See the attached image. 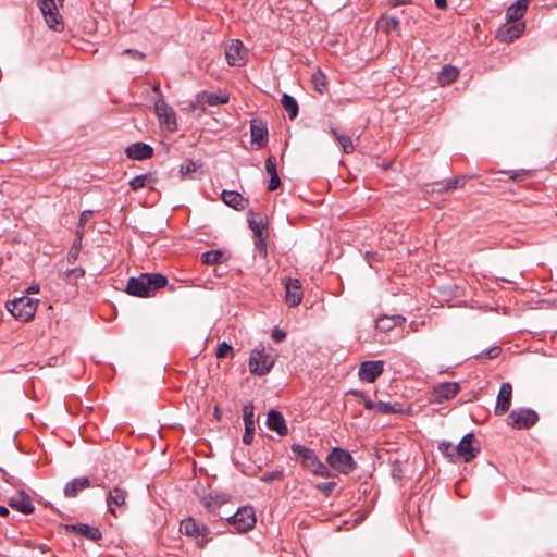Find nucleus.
Returning <instances> with one entry per match:
<instances>
[{
  "label": "nucleus",
  "instance_id": "obj_13",
  "mask_svg": "<svg viewBox=\"0 0 557 557\" xmlns=\"http://www.w3.org/2000/svg\"><path fill=\"white\" fill-rule=\"evenodd\" d=\"M302 287L298 278H287L285 282V300L289 307H297L302 300Z\"/></svg>",
  "mask_w": 557,
  "mask_h": 557
},
{
  "label": "nucleus",
  "instance_id": "obj_30",
  "mask_svg": "<svg viewBox=\"0 0 557 557\" xmlns=\"http://www.w3.org/2000/svg\"><path fill=\"white\" fill-rule=\"evenodd\" d=\"M42 15L46 20L47 25L51 29H53L55 32H61L63 29L62 16L59 13L57 5L54 7V9L50 10L49 12H47V11L42 12Z\"/></svg>",
  "mask_w": 557,
  "mask_h": 557
},
{
  "label": "nucleus",
  "instance_id": "obj_21",
  "mask_svg": "<svg viewBox=\"0 0 557 557\" xmlns=\"http://www.w3.org/2000/svg\"><path fill=\"white\" fill-rule=\"evenodd\" d=\"M524 30V23H506L498 32L497 37L503 42H512Z\"/></svg>",
  "mask_w": 557,
  "mask_h": 557
},
{
  "label": "nucleus",
  "instance_id": "obj_4",
  "mask_svg": "<svg viewBox=\"0 0 557 557\" xmlns=\"http://www.w3.org/2000/svg\"><path fill=\"white\" fill-rule=\"evenodd\" d=\"M226 520L239 533H246L252 530L257 522L255 509L251 506L238 508L237 511L228 516Z\"/></svg>",
  "mask_w": 557,
  "mask_h": 557
},
{
  "label": "nucleus",
  "instance_id": "obj_9",
  "mask_svg": "<svg viewBox=\"0 0 557 557\" xmlns=\"http://www.w3.org/2000/svg\"><path fill=\"white\" fill-rule=\"evenodd\" d=\"M127 492L124 488L119 486L113 487L109 491L107 496V505L108 510L114 517H117L119 513H123L126 510V498Z\"/></svg>",
  "mask_w": 557,
  "mask_h": 557
},
{
  "label": "nucleus",
  "instance_id": "obj_32",
  "mask_svg": "<svg viewBox=\"0 0 557 557\" xmlns=\"http://www.w3.org/2000/svg\"><path fill=\"white\" fill-rule=\"evenodd\" d=\"M281 103L285 111L287 112L288 117L290 120L296 119V116L298 115V103L296 99L290 95L284 94L282 96Z\"/></svg>",
  "mask_w": 557,
  "mask_h": 557
},
{
  "label": "nucleus",
  "instance_id": "obj_50",
  "mask_svg": "<svg viewBox=\"0 0 557 557\" xmlns=\"http://www.w3.org/2000/svg\"><path fill=\"white\" fill-rule=\"evenodd\" d=\"M84 275H85V270L81 267L74 268V269H69L63 273V277H65V278H69L72 276L75 278H81Z\"/></svg>",
  "mask_w": 557,
  "mask_h": 557
},
{
  "label": "nucleus",
  "instance_id": "obj_41",
  "mask_svg": "<svg viewBox=\"0 0 557 557\" xmlns=\"http://www.w3.org/2000/svg\"><path fill=\"white\" fill-rule=\"evenodd\" d=\"M81 245H82V235H79L78 239L75 240V244L72 246V248L70 249V251L67 253L69 263L73 264L76 262L78 255H79Z\"/></svg>",
  "mask_w": 557,
  "mask_h": 557
},
{
  "label": "nucleus",
  "instance_id": "obj_35",
  "mask_svg": "<svg viewBox=\"0 0 557 557\" xmlns=\"http://www.w3.org/2000/svg\"><path fill=\"white\" fill-rule=\"evenodd\" d=\"M223 252L221 250H208L201 255V262L207 265L221 263Z\"/></svg>",
  "mask_w": 557,
  "mask_h": 557
},
{
  "label": "nucleus",
  "instance_id": "obj_24",
  "mask_svg": "<svg viewBox=\"0 0 557 557\" xmlns=\"http://www.w3.org/2000/svg\"><path fill=\"white\" fill-rule=\"evenodd\" d=\"M65 528L70 532H75L95 542L99 541L102 537V533L98 528L88 524H67L65 525Z\"/></svg>",
  "mask_w": 557,
  "mask_h": 557
},
{
  "label": "nucleus",
  "instance_id": "obj_40",
  "mask_svg": "<svg viewBox=\"0 0 557 557\" xmlns=\"http://www.w3.org/2000/svg\"><path fill=\"white\" fill-rule=\"evenodd\" d=\"M502 352L500 346H494L486 350L481 351L475 356L476 359H495L497 358Z\"/></svg>",
  "mask_w": 557,
  "mask_h": 557
},
{
  "label": "nucleus",
  "instance_id": "obj_20",
  "mask_svg": "<svg viewBox=\"0 0 557 557\" xmlns=\"http://www.w3.org/2000/svg\"><path fill=\"white\" fill-rule=\"evenodd\" d=\"M267 426L276 432L280 436L288 434V428L283 414L277 410H270L267 418Z\"/></svg>",
  "mask_w": 557,
  "mask_h": 557
},
{
  "label": "nucleus",
  "instance_id": "obj_23",
  "mask_svg": "<svg viewBox=\"0 0 557 557\" xmlns=\"http://www.w3.org/2000/svg\"><path fill=\"white\" fill-rule=\"evenodd\" d=\"M221 199L226 206L237 211L244 210L249 203L247 198H244L238 191L234 190H223Z\"/></svg>",
  "mask_w": 557,
  "mask_h": 557
},
{
  "label": "nucleus",
  "instance_id": "obj_58",
  "mask_svg": "<svg viewBox=\"0 0 557 557\" xmlns=\"http://www.w3.org/2000/svg\"><path fill=\"white\" fill-rule=\"evenodd\" d=\"M196 541H197V546L200 548H203L211 541V537H208V535H206V536L200 535V537L196 539Z\"/></svg>",
  "mask_w": 557,
  "mask_h": 557
},
{
  "label": "nucleus",
  "instance_id": "obj_2",
  "mask_svg": "<svg viewBox=\"0 0 557 557\" xmlns=\"http://www.w3.org/2000/svg\"><path fill=\"white\" fill-rule=\"evenodd\" d=\"M38 300L23 296L9 300L5 305L7 310L17 320L22 322L30 321L37 310Z\"/></svg>",
  "mask_w": 557,
  "mask_h": 557
},
{
  "label": "nucleus",
  "instance_id": "obj_31",
  "mask_svg": "<svg viewBox=\"0 0 557 557\" xmlns=\"http://www.w3.org/2000/svg\"><path fill=\"white\" fill-rule=\"evenodd\" d=\"M459 76V71L457 67L451 65H446L442 69L438 74V82L441 85H449L454 83Z\"/></svg>",
  "mask_w": 557,
  "mask_h": 557
},
{
  "label": "nucleus",
  "instance_id": "obj_61",
  "mask_svg": "<svg viewBox=\"0 0 557 557\" xmlns=\"http://www.w3.org/2000/svg\"><path fill=\"white\" fill-rule=\"evenodd\" d=\"M394 5L405 4L409 2V0H389Z\"/></svg>",
  "mask_w": 557,
  "mask_h": 557
},
{
  "label": "nucleus",
  "instance_id": "obj_51",
  "mask_svg": "<svg viewBox=\"0 0 557 557\" xmlns=\"http://www.w3.org/2000/svg\"><path fill=\"white\" fill-rule=\"evenodd\" d=\"M265 170L270 175L278 174L276 169V158L274 156H270L265 160Z\"/></svg>",
  "mask_w": 557,
  "mask_h": 557
},
{
  "label": "nucleus",
  "instance_id": "obj_28",
  "mask_svg": "<svg viewBox=\"0 0 557 557\" xmlns=\"http://www.w3.org/2000/svg\"><path fill=\"white\" fill-rule=\"evenodd\" d=\"M154 110L161 123H165L168 125L175 124V115L163 99L156 101Z\"/></svg>",
  "mask_w": 557,
  "mask_h": 557
},
{
  "label": "nucleus",
  "instance_id": "obj_25",
  "mask_svg": "<svg viewBox=\"0 0 557 557\" xmlns=\"http://www.w3.org/2000/svg\"><path fill=\"white\" fill-rule=\"evenodd\" d=\"M89 486L90 481L87 476L75 478L65 484L63 492L66 497L72 498Z\"/></svg>",
  "mask_w": 557,
  "mask_h": 557
},
{
  "label": "nucleus",
  "instance_id": "obj_27",
  "mask_svg": "<svg viewBox=\"0 0 557 557\" xmlns=\"http://www.w3.org/2000/svg\"><path fill=\"white\" fill-rule=\"evenodd\" d=\"M406 319L403 315H382L375 321L376 330L381 332H388L397 325H403Z\"/></svg>",
  "mask_w": 557,
  "mask_h": 557
},
{
  "label": "nucleus",
  "instance_id": "obj_64",
  "mask_svg": "<svg viewBox=\"0 0 557 557\" xmlns=\"http://www.w3.org/2000/svg\"><path fill=\"white\" fill-rule=\"evenodd\" d=\"M14 480H15L14 478L5 479V481H7V482H9V483H11V484H13V485L15 484V483H14Z\"/></svg>",
  "mask_w": 557,
  "mask_h": 557
},
{
  "label": "nucleus",
  "instance_id": "obj_46",
  "mask_svg": "<svg viewBox=\"0 0 557 557\" xmlns=\"http://www.w3.org/2000/svg\"><path fill=\"white\" fill-rule=\"evenodd\" d=\"M311 472L322 478L332 476V472L329 470L327 466L324 465L321 460L318 462L315 468L311 470Z\"/></svg>",
  "mask_w": 557,
  "mask_h": 557
},
{
  "label": "nucleus",
  "instance_id": "obj_37",
  "mask_svg": "<svg viewBox=\"0 0 557 557\" xmlns=\"http://www.w3.org/2000/svg\"><path fill=\"white\" fill-rule=\"evenodd\" d=\"M347 394L354 395L360 398L367 410H375L376 403L372 401L363 392L350 389Z\"/></svg>",
  "mask_w": 557,
  "mask_h": 557
},
{
  "label": "nucleus",
  "instance_id": "obj_16",
  "mask_svg": "<svg viewBox=\"0 0 557 557\" xmlns=\"http://www.w3.org/2000/svg\"><path fill=\"white\" fill-rule=\"evenodd\" d=\"M180 531L182 534L194 539H198L200 535L206 536L209 534V528L203 523L197 522L191 517L182 520Z\"/></svg>",
  "mask_w": 557,
  "mask_h": 557
},
{
  "label": "nucleus",
  "instance_id": "obj_45",
  "mask_svg": "<svg viewBox=\"0 0 557 557\" xmlns=\"http://www.w3.org/2000/svg\"><path fill=\"white\" fill-rule=\"evenodd\" d=\"M336 487L335 482H322L317 484L315 488L321 492L324 496H330Z\"/></svg>",
  "mask_w": 557,
  "mask_h": 557
},
{
  "label": "nucleus",
  "instance_id": "obj_15",
  "mask_svg": "<svg viewBox=\"0 0 557 557\" xmlns=\"http://www.w3.org/2000/svg\"><path fill=\"white\" fill-rule=\"evenodd\" d=\"M511 397H512V386L510 383L505 382L500 385L498 395H497V401L494 409V412L496 416H503L505 414L511 405Z\"/></svg>",
  "mask_w": 557,
  "mask_h": 557
},
{
  "label": "nucleus",
  "instance_id": "obj_26",
  "mask_svg": "<svg viewBox=\"0 0 557 557\" xmlns=\"http://www.w3.org/2000/svg\"><path fill=\"white\" fill-rule=\"evenodd\" d=\"M528 7L529 3L525 0H517L507 9L506 21L508 23H520L519 21L525 14Z\"/></svg>",
  "mask_w": 557,
  "mask_h": 557
},
{
  "label": "nucleus",
  "instance_id": "obj_6",
  "mask_svg": "<svg viewBox=\"0 0 557 557\" xmlns=\"http://www.w3.org/2000/svg\"><path fill=\"white\" fill-rule=\"evenodd\" d=\"M274 364L272 356L265 352L264 348L255 349L249 358V370L257 375H265Z\"/></svg>",
  "mask_w": 557,
  "mask_h": 557
},
{
  "label": "nucleus",
  "instance_id": "obj_43",
  "mask_svg": "<svg viewBox=\"0 0 557 557\" xmlns=\"http://www.w3.org/2000/svg\"><path fill=\"white\" fill-rule=\"evenodd\" d=\"M465 184H466V177L465 176L456 177L454 180L448 181L447 184L442 189H440V191H447V190H451V189H457L459 187H463Z\"/></svg>",
  "mask_w": 557,
  "mask_h": 557
},
{
  "label": "nucleus",
  "instance_id": "obj_44",
  "mask_svg": "<svg viewBox=\"0 0 557 557\" xmlns=\"http://www.w3.org/2000/svg\"><path fill=\"white\" fill-rule=\"evenodd\" d=\"M438 449L441 450V453L447 457H449L450 459H453L454 457L457 456V449H456V446H454L453 444L450 443H441L440 446H438Z\"/></svg>",
  "mask_w": 557,
  "mask_h": 557
},
{
  "label": "nucleus",
  "instance_id": "obj_48",
  "mask_svg": "<svg viewBox=\"0 0 557 557\" xmlns=\"http://www.w3.org/2000/svg\"><path fill=\"white\" fill-rule=\"evenodd\" d=\"M381 23L383 24L382 27H384L386 32L396 30L399 25V21L395 17H383Z\"/></svg>",
  "mask_w": 557,
  "mask_h": 557
},
{
  "label": "nucleus",
  "instance_id": "obj_18",
  "mask_svg": "<svg viewBox=\"0 0 557 557\" xmlns=\"http://www.w3.org/2000/svg\"><path fill=\"white\" fill-rule=\"evenodd\" d=\"M255 408L251 404L245 405L243 408V419L245 423V433L243 435V442L246 445H250L253 441L255 435Z\"/></svg>",
  "mask_w": 557,
  "mask_h": 557
},
{
  "label": "nucleus",
  "instance_id": "obj_52",
  "mask_svg": "<svg viewBox=\"0 0 557 557\" xmlns=\"http://www.w3.org/2000/svg\"><path fill=\"white\" fill-rule=\"evenodd\" d=\"M530 176V172L527 170L512 171L510 178L512 181H523Z\"/></svg>",
  "mask_w": 557,
  "mask_h": 557
},
{
  "label": "nucleus",
  "instance_id": "obj_39",
  "mask_svg": "<svg viewBox=\"0 0 557 557\" xmlns=\"http://www.w3.org/2000/svg\"><path fill=\"white\" fill-rule=\"evenodd\" d=\"M197 170V164L191 161L187 160L180 166V176L182 180L186 178L189 174L194 173Z\"/></svg>",
  "mask_w": 557,
  "mask_h": 557
},
{
  "label": "nucleus",
  "instance_id": "obj_62",
  "mask_svg": "<svg viewBox=\"0 0 557 557\" xmlns=\"http://www.w3.org/2000/svg\"><path fill=\"white\" fill-rule=\"evenodd\" d=\"M28 292H30V293H38L39 292V286H30L28 288Z\"/></svg>",
  "mask_w": 557,
  "mask_h": 557
},
{
  "label": "nucleus",
  "instance_id": "obj_55",
  "mask_svg": "<svg viewBox=\"0 0 557 557\" xmlns=\"http://www.w3.org/2000/svg\"><path fill=\"white\" fill-rule=\"evenodd\" d=\"M91 215H92L91 211H83L79 216L78 228H83L84 225L89 221ZM77 234L82 235L79 230H77Z\"/></svg>",
  "mask_w": 557,
  "mask_h": 557
},
{
  "label": "nucleus",
  "instance_id": "obj_36",
  "mask_svg": "<svg viewBox=\"0 0 557 557\" xmlns=\"http://www.w3.org/2000/svg\"><path fill=\"white\" fill-rule=\"evenodd\" d=\"M312 84H313L314 89L317 91H319L320 94H322L325 90L326 76L324 75V73L322 71L318 70L312 75Z\"/></svg>",
  "mask_w": 557,
  "mask_h": 557
},
{
  "label": "nucleus",
  "instance_id": "obj_11",
  "mask_svg": "<svg viewBox=\"0 0 557 557\" xmlns=\"http://www.w3.org/2000/svg\"><path fill=\"white\" fill-rule=\"evenodd\" d=\"M384 371V361L370 360L363 361L358 371L360 381L373 383Z\"/></svg>",
  "mask_w": 557,
  "mask_h": 557
},
{
  "label": "nucleus",
  "instance_id": "obj_7",
  "mask_svg": "<svg viewBox=\"0 0 557 557\" xmlns=\"http://www.w3.org/2000/svg\"><path fill=\"white\" fill-rule=\"evenodd\" d=\"M248 224L250 230L253 232L256 238V249L263 257L267 256V243L264 235L267 228L265 218L261 214H252L251 218L248 219Z\"/></svg>",
  "mask_w": 557,
  "mask_h": 557
},
{
  "label": "nucleus",
  "instance_id": "obj_10",
  "mask_svg": "<svg viewBox=\"0 0 557 557\" xmlns=\"http://www.w3.org/2000/svg\"><path fill=\"white\" fill-rule=\"evenodd\" d=\"M460 387L456 382H445L434 386L431 391L430 401L433 404H443L446 400L454 398Z\"/></svg>",
  "mask_w": 557,
  "mask_h": 557
},
{
  "label": "nucleus",
  "instance_id": "obj_5",
  "mask_svg": "<svg viewBox=\"0 0 557 557\" xmlns=\"http://www.w3.org/2000/svg\"><path fill=\"white\" fill-rule=\"evenodd\" d=\"M539 421V414L530 408L513 409L507 417V424L517 430H527Z\"/></svg>",
  "mask_w": 557,
  "mask_h": 557
},
{
  "label": "nucleus",
  "instance_id": "obj_1",
  "mask_svg": "<svg viewBox=\"0 0 557 557\" xmlns=\"http://www.w3.org/2000/svg\"><path fill=\"white\" fill-rule=\"evenodd\" d=\"M168 284V278L160 273H141L131 277L126 285V293L136 297H151Z\"/></svg>",
  "mask_w": 557,
  "mask_h": 557
},
{
  "label": "nucleus",
  "instance_id": "obj_22",
  "mask_svg": "<svg viewBox=\"0 0 557 557\" xmlns=\"http://www.w3.org/2000/svg\"><path fill=\"white\" fill-rule=\"evenodd\" d=\"M126 156L132 160H146L153 156V148L144 143H135L125 149Z\"/></svg>",
  "mask_w": 557,
  "mask_h": 557
},
{
  "label": "nucleus",
  "instance_id": "obj_54",
  "mask_svg": "<svg viewBox=\"0 0 557 557\" xmlns=\"http://www.w3.org/2000/svg\"><path fill=\"white\" fill-rule=\"evenodd\" d=\"M38 2L41 13L45 11L49 12L55 7L54 0H38Z\"/></svg>",
  "mask_w": 557,
  "mask_h": 557
},
{
  "label": "nucleus",
  "instance_id": "obj_60",
  "mask_svg": "<svg viewBox=\"0 0 557 557\" xmlns=\"http://www.w3.org/2000/svg\"><path fill=\"white\" fill-rule=\"evenodd\" d=\"M9 515V509L5 506L0 505V516L5 517Z\"/></svg>",
  "mask_w": 557,
  "mask_h": 557
},
{
  "label": "nucleus",
  "instance_id": "obj_42",
  "mask_svg": "<svg viewBox=\"0 0 557 557\" xmlns=\"http://www.w3.org/2000/svg\"><path fill=\"white\" fill-rule=\"evenodd\" d=\"M148 181H149L148 175H145V174L136 175L135 177H133L131 180L129 185L134 190H137V189L145 187L147 185Z\"/></svg>",
  "mask_w": 557,
  "mask_h": 557
},
{
  "label": "nucleus",
  "instance_id": "obj_47",
  "mask_svg": "<svg viewBox=\"0 0 557 557\" xmlns=\"http://www.w3.org/2000/svg\"><path fill=\"white\" fill-rule=\"evenodd\" d=\"M284 478V474L282 471H272L264 473L260 480L265 483H271L273 481H282Z\"/></svg>",
  "mask_w": 557,
  "mask_h": 557
},
{
  "label": "nucleus",
  "instance_id": "obj_56",
  "mask_svg": "<svg viewBox=\"0 0 557 557\" xmlns=\"http://www.w3.org/2000/svg\"><path fill=\"white\" fill-rule=\"evenodd\" d=\"M271 337L274 342L276 343H280L282 341L285 339L286 337V333L285 331L278 329V327H275L273 331H272V334H271Z\"/></svg>",
  "mask_w": 557,
  "mask_h": 557
},
{
  "label": "nucleus",
  "instance_id": "obj_19",
  "mask_svg": "<svg viewBox=\"0 0 557 557\" xmlns=\"http://www.w3.org/2000/svg\"><path fill=\"white\" fill-rule=\"evenodd\" d=\"M9 505L14 510L24 515L33 513L35 510L32 498L24 491H21L17 495L12 496L9 500Z\"/></svg>",
  "mask_w": 557,
  "mask_h": 557
},
{
  "label": "nucleus",
  "instance_id": "obj_8",
  "mask_svg": "<svg viewBox=\"0 0 557 557\" xmlns=\"http://www.w3.org/2000/svg\"><path fill=\"white\" fill-rule=\"evenodd\" d=\"M225 58L231 66H243L247 62L248 50L239 39H232L225 46Z\"/></svg>",
  "mask_w": 557,
  "mask_h": 557
},
{
  "label": "nucleus",
  "instance_id": "obj_34",
  "mask_svg": "<svg viewBox=\"0 0 557 557\" xmlns=\"http://www.w3.org/2000/svg\"><path fill=\"white\" fill-rule=\"evenodd\" d=\"M226 500H225V497L222 496V495H213V494H208L206 495L203 498H202V504L203 506L209 510V511H214L216 510L222 504H224Z\"/></svg>",
  "mask_w": 557,
  "mask_h": 557
},
{
  "label": "nucleus",
  "instance_id": "obj_29",
  "mask_svg": "<svg viewBox=\"0 0 557 557\" xmlns=\"http://www.w3.org/2000/svg\"><path fill=\"white\" fill-rule=\"evenodd\" d=\"M230 100V97L226 94L222 92H202L199 96V101L203 104L208 106H219V104H225Z\"/></svg>",
  "mask_w": 557,
  "mask_h": 557
},
{
  "label": "nucleus",
  "instance_id": "obj_59",
  "mask_svg": "<svg viewBox=\"0 0 557 557\" xmlns=\"http://www.w3.org/2000/svg\"><path fill=\"white\" fill-rule=\"evenodd\" d=\"M435 5L441 10H445L447 8V0H435Z\"/></svg>",
  "mask_w": 557,
  "mask_h": 557
},
{
  "label": "nucleus",
  "instance_id": "obj_57",
  "mask_svg": "<svg viewBox=\"0 0 557 557\" xmlns=\"http://www.w3.org/2000/svg\"><path fill=\"white\" fill-rule=\"evenodd\" d=\"M122 53L127 54L132 59H135V60H144L145 59V53H143L138 50H135V49H125Z\"/></svg>",
  "mask_w": 557,
  "mask_h": 557
},
{
  "label": "nucleus",
  "instance_id": "obj_63",
  "mask_svg": "<svg viewBox=\"0 0 557 557\" xmlns=\"http://www.w3.org/2000/svg\"><path fill=\"white\" fill-rule=\"evenodd\" d=\"M14 480H15L14 478L5 479V481H7V482H9V483H11V484H13V485L15 484V483H14Z\"/></svg>",
  "mask_w": 557,
  "mask_h": 557
},
{
  "label": "nucleus",
  "instance_id": "obj_38",
  "mask_svg": "<svg viewBox=\"0 0 557 557\" xmlns=\"http://www.w3.org/2000/svg\"><path fill=\"white\" fill-rule=\"evenodd\" d=\"M375 411L384 414H392L399 412L400 409L396 408V406L392 405L391 403L377 401L375 406Z\"/></svg>",
  "mask_w": 557,
  "mask_h": 557
},
{
  "label": "nucleus",
  "instance_id": "obj_53",
  "mask_svg": "<svg viewBox=\"0 0 557 557\" xmlns=\"http://www.w3.org/2000/svg\"><path fill=\"white\" fill-rule=\"evenodd\" d=\"M281 186V180L278 174L270 175V182L268 185V189L270 191L276 190Z\"/></svg>",
  "mask_w": 557,
  "mask_h": 557
},
{
  "label": "nucleus",
  "instance_id": "obj_33",
  "mask_svg": "<svg viewBox=\"0 0 557 557\" xmlns=\"http://www.w3.org/2000/svg\"><path fill=\"white\" fill-rule=\"evenodd\" d=\"M332 134L341 145L343 151L347 154L352 153L355 151V146L352 144L351 138L348 135L342 134L335 128H332Z\"/></svg>",
  "mask_w": 557,
  "mask_h": 557
},
{
  "label": "nucleus",
  "instance_id": "obj_12",
  "mask_svg": "<svg viewBox=\"0 0 557 557\" xmlns=\"http://www.w3.org/2000/svg\"><path fill=\"white\" fill-rule=\"evenodd\" d=\"M292 451L296 455L297 460L300 462L302 468L311 471L315 468L320 461L319 457L313 449L306 447L301 444H293L290 446Z\"/></svg>",
  "mask_w": 557,
  "mask_h": 557
},
{
  "label": "nucleus",
  "instance_id": "obj_14",
  "mask_svg": "<svg viewBox=\"0 0 557 557\" xmlns=\"http://www.w3.org/2000/svg\"><path fill=\"white\" fill-rule=\"evenodd\" d=\"M474 442V435L472 433L466 434L459 444L456 446L457 449V456L462 458L465 462L471 461L473 458L476 457L480 449L478 447L473 446Z\"/></svg>",
  "mask_w": 557,
  "mask_h": 557
},
{
  "label": "nucleus",
  "instance_id": "obj_3",
  "mask_svg": "<svg viewBox=\"0 0 557 557\" xmlns=\"http://www.w3.org/2000/svg\"><path fill=\"white\" fill-rule=\"evenodd\" d=\"M326 461L331 468L342 474H349L357 469V462L350 453L341 447H334L327 455Z\"/></svg>",
  "mask_w": 557,
  "mask_h": 557
},
{
  "label": "nucleus",
  "instance_id": "obj_49",
  "mask_svg": "<svg viewBox=\"0 0 557 557\" xmlns=\"http://www.w3.org/2000/svg\"><path fill=\"white\" fill-rule=\"evenodd\" d=\"M233 350V347L231 345H228L226 342H222L218 345V348H216V358L219 359H222V358H225L228 352H231Z\"/></svg>",
  "mask_w": 557,
  "mask_h": 557
},
{
  "label": "nucleus",
  "instance_id": "obj_17",
  "mask_svg": "<svg viewBox=\"0 0 557 557\" xmlns=\"http://www.w3.org/2000/svg\"><path fill=\"white\" fill-rule=\"evenodd\" d=\"M251 143L257 145V148H262L268 143V127L267 123L262 120H252L250 122Z\"/></svg>",
  "mask_w": 557,
  "mask_h": 557
}]
</instances>
